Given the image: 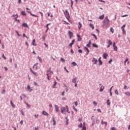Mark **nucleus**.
<instances>
[{"instance_id":"obj_1","label":"nucleus","mask_w":130,"mask_h":130,"mask_svg":"<svg viewBox=\"0 0 130 130\" xmlns=\"http://www.w3.org/2000/svg\"><path fill=\"white\" fill-rule=\"evenodd\" d=\"M61 112L62 113V114H66L67 112L70 113V112L69 111V107H68V106H66V107H62L61 108Z\"/></svg>"},{"instance_id":"obj_2","label":"nucleus","mask_w":130,"mask_h":130,"mask_svg":"<svg viewBox=\"0 0 130 130\" xmlns=\"http://www.w3.org/2000/svg\"><path fill=\"white\" fill-rule=\"evenodd\" d=\"M110 22V21H109V19H108V17L107 16L104 20L103 23L104 25H106L107 26H108V25H109Z\"/></svg>"},{"instance_id":"obj_3","label":"nucleus","mask_w":130,"mask_h":130,"mask_svg":"<svg viewBox=\"0 0 130 130\" xmlns=\"http://www.w3.org/2000/svg\"><path fill=\"white\" fill-rule=\"evenodd\" d=\"M64 14L66 16V18L67 19V20H68V21H70L69 18H70V13H69V12L68 11V10H66L64 12Z\"/></svg>"},{"instance_id":"obj_4","label":"nucleus","mask_w":130,"mask_h":130,"mask_svg":"<svg viewBox=\"0 0 130 130\" xmlns=\"http://www.w3.org/2000/svg\"><path fill=\"white\" fill-rule=\"evenodd\" d=\"M107 56H108V54L107 53H104L103 55V57L104 59H107Z\"/></svg>"},{"instance_id":"obj_5","label":"nucleus","mask_w":130,"mask_h":130,"mask_svg":"<svg viewBox=\"0 0 130 130\" xmlns=\"http://www.w3.org/2000/svg\"><path fill=\"white\" fill-rule=\"evenodd\" d=\"M54 108H55V111L56 112H58L59 111V109L58 106H57V105H55Z\"/></svg>"},{"instance_id":"obj_6","label":"nucleus","mask_w":130,"mask_h":130,"mask_svg":"<svg viewBox=\"0 0 130 130\" xmlns=\"http://www.w3.org/2000/svg\"><path fill=\"white\" fill-rule=\"evenodd\" d=\"M125 27V24L123 25V26L121 27L122 31L124 34H125L126 33L125 29H124Z\"/></svg>"},{"instance_id":"obj_7","label":"nucleus","mask_w":130,"mask_h":130,"mask_svg":"<svg viewBox=\"0 0 130 130\" xmlns=\"http://www.w3.org/2000/svg\"><path fill=\"white\" fill-rule=\"evenodd\" d=\"M92 62H94V64H97V62H98V60L95 58H93L92 60Z\"/></svg>"},{"instance_id":"obj_8","label":"nucleus","mask_w":130,"mask_h":130,"mask_svg":"<svg viewBox=\"0 0 130 130\" xmlns=\"http://www.w3.org/2000/svg\"><path fill=\"white\" fill-rule=\"evenodd\" d=\"M30 70L31 73H32V74H33V75H34L35 77H37V76H38V75H37V73L33 71V70H32V69L30 68Z\"/></svg>"},{"instance_id":"obj_9","label":"nucleus","mask_w":130,"mask_h":130,"mask_svg":"<svg viewBox=\"0 0 130 130\" xmlns=\"http://www.w3.org/2000/svg\"><path fill=\"white\" fill-rule=\"evenodd\" d=\"M77 80H78V79L77 78V77H75V78L72 79V82L74 83V84H76L78 83V81H77Z\"/></svg>"},{"instance_id":"obj_10","label":"nucleus","mask_w":130,"mask_h":130,"mask_svg":"<svg viewBox=\"0 0 130 130\" xmlns=\"http://www.w3.org/2000/svg\"><path fill=\"white\" fill-rule=\"evenodd\" d=\"M68 33L69 34V37H70V39H71L73 37V34L72 31H68Z\"/></svg>"},{"instance_id":"obj_11","label":"nucleus","mask_w":130,"mask_h":130,"mask_svg":"<svg viewBox=\"0 0 130 130\" xmlns=\"http://www.w3.org/2000/svg\"><path fill=\"white\" fill-rule=\"evenodd\" d=\"M27 13L30 14L31 16H32V17H36V18H38V15H35V14H32V13L30 11H27Z\"/></svg>"},{"instance_id":"obj_12","label":"nucleus","mask_w":130,"mask_h":130,"mask_svg":"<svg viewBox=\"0 0 130 130\" xmlns=\"http://www.w3.org/2000/svg\"><path fill=\"white\" fill-rule=\"evenodd\" d=\"M37 66H38V63L35 64L33 66V68L35 69L36 71H37V70H38V67H37Z\"/></svg>"},{"instance_id":"obj_13","label":"nucleus","mask_w":130,"mask_h":130,"mask_svg":"<svg viewBox=\"0 0 130 130\" xmlns=\"http://www.w3.org/2000/svg\"><path fill=\"white\" fill-rule=\"evenodd\" d=\"M10 104L12 107V108H16V105L13 103V101H10Z\"/></svg>"},{"instance_id":"obj_14","label":"nucleus","mask_w":130,"mask_h":130,"mask_svg":"<svg viewBox=\"0 0 130 130\" xmlns=\"http://www.w3.org/2000/svg\"><path fill=\"white\" fill-rule=\"evenodd\" d=\"M12 17H13V18H14V19H16V20L17 21V19H18V14H13Z\"/></svg>"},{"instance_id":"obj_15","label":"nucleus","mask_w":130,"mask_h":130,"mask_svg":"<svg viewBox=\"0 0 130 130\" xmlns=\"http://www.w3.org/2000/svg\"><path fill=\"white\" fill-rule=\"evenodd\" d=\"M27 89L29 92H32L33 89H31V87H30V85H27Z\"/></svg>"},{"instance_id":"obj_16","label":"nucleus","mask_w":130,"mask_h":130,"mask_svg":"<svg viewBox=\"0 0 130 130\" xmlns=\"http://www.w3.org/2000/svg\"><path fill=\"white\" fill-rule=\"evenodd\" d=\"M77 37H78V41H82V38L81 37V36L77 35Z\"/></svg>"},{"instance_id":"obj_17","label":"nucleus","mask_w":130,"mask_h":130,"mask_svg":"<svg viewBox=\"0 0 130 130\" xmlns=\"http://www.w3.org/2000/svg\"><path fill=\"white\" fill-rule=\"evenodd\" d=\"M84 50H85V51H87V54H89V52H90V51L89 50V49L87 48V47H84Z\"/></svg>"},{"instance_id":"obj_18","label":"nucleus","mask_w":130,"mask_h":130,"mask_svg":"<svg viewBox=\"0 0 130 130\" xmlns=\"http://www.w3.org/2000/svg\"><path fill=\"white\" fill-rule=\"evenodd\" d=\"M51 23H48L46 25V27L47 28V29L46 30V32H47L48 31V30H49V27H48V26H49L50 25H51Z\"/></svg>"},{"instance_id":"obj_19","label":"nucleus","mask_w":130,"mask_h":130,"mask_svg":"<svg viewBox=\"0 0 130 130\" xmlns=\"http://www.w3.org/2000/svg\"><path fill=\"white\" fill-rule=\"evenodd\" d=\"M74 43H75V40H72V42L69 44V46L72 47L74 45Z\"/></svg>"},{"instance_id":"obj_20","label":"nucleus","mask_w":130,"mask_h":130,"mask_svg":"<svg viewBox=\"0 0 130 130\" xmlns=\"http://www.w3.org/2000/svg\"><path fill=\"white\" fill-rule=\"evenodd\" d=\"M42 113L44 115H46V116H47L49 115L47 112H46L45 111H43Z\"/></svg>"},{"instance_id":"obj_21","label":"nucleus","mask_w":130,"mask_h":130,"mask_svg":"<svg viewBox=\"0 0 130 130\" xmlns=\"http://www.w3.org/2000/svg\"><path fill=\"white\" fill-rule=\"evenodd\" d=\"M32 45L34 46H37L35 39H34V40H32Z\"/></svg>"},{"instance_id":"obj_22","label":"nucleus","mask_w":130,"mask_h":130,"mask_svg":"<svg viewBox=\"0 0 130 130\" xmlns=\"http://www.w3.org/2000/svg\"><path fill=\"white\" fill-rule=\"evenodd\" d=\"M107 43H108V45H112V42L111 41V40H109L108 41V42H107Z\"/></svg>"},{"instance_id":"obj_23","label":"nucleus","mask_w":130,"mask_h":130,"mask_svg":"<svg viewBox=\"0 0 130 130\" xmlns=\"http://www.w3.org/2000/svg\"><path fill=\"white\" fill-rule=\"evenodd\" d=\"M99 19H100V20H103L104 19V14H103L102 15L100 16L99 17Z\"/></svg>"},{"instance_id":"obj_24","label":"nucleus","mask_w":130,"mask_h":130,"mask_svg":"<svg viewBox=\"0 0 130 130\" xmlns=\"http://www.w3.org/2000/svg\"><path fill=\"white\" fill-rule=\"evenodd\" d=\"M99 65L102 66V61H101V57L99 59Z\"/></svg>"},{"instance_id":"obj_25","label":"nucleus","mask_w":130,"mask_h":130,"mask_svg":"<svg viewBox=\"0 0 130 130\" xmlns=\"http://www.w3.org/2000/svg\"><path fill=\"white\" fill-rule=\"evenodd\" d=\"M53 74V72L52 71L51 72H48L47 73V75H50L51 76V75Z\"/></svg>"},{"instance_id":"obj_26","label":"nucleus","mask_w":130,"mask_h":130,"mask_svg":"<svg viewBox=\"0 0 130 130\" xmlns=\"http://www.w3.org/2000/svg\"><path fill=\"white\" fill-rule=\"evenodd\" d=\"M103 90H104V86H102L100 89V92H103Z\"/></svg>"},{"instance_id":"obj_27","label":"nucleus","mask_w":130,"mask_h":130,"mask_svg":"<svg viewBox=\"0 0 130 130\" xmlns=\"http://www.w3.org/2000/svg\"><path fill=\"white\" fill-rule=\"evenodd\" d=\"M52 119H53V125H55V124H56V122L55 121V119H54V117H52Z\"/></svg>"},{"instance_id":"obj_28","label":"nucleus","mask_w":130,"mask_h":130,"mask_svg":"<svg viewBox=\"0 0 130 130\" xmlns=\"http://www.w3.org/2000/svg\"><path fill=\"white\" fill-rule=\"evenodd\" d=\"M125 95H126V96H130V92L129 91H126L124 93Z\"/></svg>"},{"instance_id":"obj_29","label":"nucleus","mask_w":130,"mask_h":130,"mask_svg":"<svg viewBox=\"0 0 130 130\" xmlns=\"http://www.w3.org/2000/svg\"><path fill=\"white\" fill-rule=\"evenodd\" d=\"M89 27H90V28H92V30H94V25L90 23Z\"/></svg>"},{"instance_id":"obj_30","label":"nucleus","mask_w":130,"mask_h":130,"mask_svg":"<svg viewBox=\"0 0 130 130\" xmlns=\"http://www.w3.org/2000/svg\"><path fill=\"white\" fill-rule=\"evenodd\" d=\"M101 124H105L106 126L107 125V122H104L103 120L101 121Z\"/></svg>"},{"instance_id":"obj_31","label":"nucleus","mask_w":130,"mask_h":130,"mask_svg":"<svg viewBox=\"0 0 130 130\" xmlns=\"http://www.w3.org/2000/svg\"><path fill=\"white\" fill-rule=\"evenodd\" d=\"M92 47H94L95 48H98V47H99V46L98 45H96L95 44H93Z\"/></svg>"},{"instance_id":"obj_32","label":"nucleus","mask_w":130,"mask_h":130,"mask_svg":"<svg viewBox=\"0 0 130 130\" xmlns=\"http://www.w3.org/2000/svg\"><path fill=\"white\" fill-rule=\"evenodd\" d=\"M47 79L48 81H50L51 80V75H47Z\"/></svg>"},{"instance_id":"obj_33","label":"nucleus","mask_w":130,"mask_h":130,"mask_svg":"<svg viewBox=\"0 0 130 130\" xmlns=\"http://www.w3.org/2000/svg\"><path fill=\"white\" fill-rule=\"evenodd\" d=\"M21 15H22L23 16H26L27 14H26L25 11H23L21 12Z\"/></svg>"},{"instance_id":"obj_34","label":"nucleus","mask_w":130,"mask_h":130,"mask_svg":"<svg viewBox=\"0 0 130 130\" xmlns=\"http://www.w3.org/2000/svg\"><path fill=\"white\" fill-rule=\"evenodd\" d=\"M22 27H28V24L26 23H22Z\"/></svg>"},{"instance_id":"obj_35","label":"nucleus","mask_w":130,"mask_h":130,"mask_svg":"<svg viewBox=\"0 0 130 130\" xmlns=\"http://www.w3.org/2000/svg\"><path fill=\"white\" fill-rule=\"evenodd\" d=\"M110 30L112 34L114 33V29L113 27H111Z\"/></svg>"},{"instance_id":"obj_36","label":"nucleus","mask_w":130,"mask_h":130,"mask_svg":"<svg viewBox=\"0 0 130 130\" xmlns=\"http://www.w3.org/2000/svg\"><path fill=\"white\" fill-rule=\"evenodd\" d=\"M78 24L79 25V30H81V28H82V24L80 23V22H78Z\"/></svg>"},{"instance_id":"obj_37","label":"nucleus","mask_w":130,"mask_h":130,"mask_svg":"<svg viewBox=\"0 0 130 130\" xmlns=\"http://www.w3.org/2000/svg\"><path fill=\"white\" fill-rule=\"evenodd\" d=\"M38 58L40 62H42V58H41V57L38 56Z\"/></svg>"},{"instance_id":"obj_38","label":"nucleus","mask_w":130,"mask_h":130,"mask_svg":"<svg viewBox=\"0 0 130 130\" xmlns=\"http://www.w3.org/2000/svg\"><path fill=\"white\" fill-rule=\"evenodd\" d=\"M72 64H73L74 67L77 66V63H76L75 61L72 62Z\"/></svg>"},{"instance_id":"obj_39","label":"nucleus","mask_w":130,"mask_h":130,"mask_svg":"<svg viewBox=\"0 0 130 130\" xmlns=\"http://www.w3.org/2000/svg\"><path fill=\"white\" fill-rule=\"evenodd\" d=\"M115 94H116V95H119V93L117 90H115Z\"/></svg>"},{"instance_id":"obj_40","label":"nucleus","mask_w":130,"mask_h":130,"mask_svg":"<svg viewBox=\"0 0 130 130\" xmlns=\"http://www.w3.org/2000/svg\"><path fill=\"white\" fill-rule=\"evenodd\" d=\"M128 61V58H126L124 61V66H126V62Z\"/></svg>"},{"instance_id":"obj_41","label":"nucleus","mask_w":130,"mask_h":130,"mask_svg":"<svg viewBox=\"0 0 130 130\" xmlns=\"http://www.w3.org/2000/svg\"><path fill=\"white\" fill-rule=\"evenodd\" d=\"M2 94H6V89H4L2 90Z\"/></svg>"},{"instance_id":"obj_42","label":"nucleus","mask_w":130,"mask_h":130,"mask_svg":"<svg viewBox=\"0 0 130 130\" xmlns=\"http://www.w3.org/2000/svg\"><path fill=\"white\" fill-rule=\"evenodd\" d=\"M107 105H110V101L109 100H108L107 101Z\"/></svg>"},{"instance_id":"obj_43","label":"nucleus","mask_w":130,"mask_h":130,"mask_svg":"<svg viewBox=\"0 0 130 130\" xmlns=\"http://www.w3.org/2000/svg\"><path fill=\"white\" fill-rule=\"evenodd\" d=\"M56 84H57V83L56 82V81H55L54 84L53 85V88H55V86H56Z\"/></svg>"},{"instance_id":"obj_44","label":"nucleus","mask_w":130,"mask_h":130,"mask_svg":"<svg viewBox=\"0 0 130 130\" xmlns=\"http://www.w3.org/2000/svg\"><path fill=\"white\" fill-rule=\"evenodd\" d=\"M92 36H93V37L94 38V39H95V40H97V39H97V37L95 35L92 34Z\"/></svg>"},{"instance_id":"obj_45","label":"nucleus","mask_w":130,"mask_h":130,"mask_svg":"<svg viewBox=\"0 0 130 130\" xmlns=\"http://www.w3.org/2000/svg\"><path fill=\"white\" fill-rule=\"evenodd\" d=\"M114 50L115 51H117V47L116 46L114 47Z\"/></svg>"},{"instance_id":"obj_46","label":"nucleus","mask_w":130,"mask_h":130,"mask_svg":"<svg viewBox=\"0 0 130 130\" xmlns=\"http://www.w3.org/2000/svg\"><path fill=\"white\" fill-rule=\"evenodd\" d=\"M60 60L61 61H62V62H64L66 61V60H64V59H63V58H61Z\"/></svg>"},{"instance_id":"obj_47","label":"nucleus","mask_w":130,"mask_h":130,"mask_svg":"<svg viewBox=\"0 0 130 130\" xmlns=\"http://www.w3.org/2000/svg\"><path fill=\"white\" fill-rule=\"evenodd\" d=\"M87 128H86V126L85 125H83L82 127V130H86Z\"/></svg>"},{"instance_id":"obj_48","label":"nucleus","mask_w":130,"mask_h":130,"mask_svg":"<svg viewBox=\"0 0 130 130\" xmlns=\"http://www.w3.org/2000/svg\"><path fill=\"white\" fill-rule=\"evenodd\" d=\"M70 1H71V7H73V5H74V1H73V0H70Z\"/></svg>"},{"instance_id":"obj_49","label":"nucleus","mask_w":130,"mask_h":130,"mask_svg":"<svg viewBox=\"0 0 130 130\" xmlns=\"http://www.w3.org/2000/svg\"><path fill=\"white\" fill-rule=\"evenodd\" d=\"M79 127H83V124L81 123L79 125Z\"/></svg>"},{"instance_id":"obj_50","label":"nucleus","mask_w":130,"mask_h":130,"mask_svg":"<svg viewBox=\"0 0 130 130\" xmlns=\"http://www.w3.org/2000/svg\"><path fill=\"white\" fill-rule=\"evenodd\" d=\"M63 22V24H66V25H70V23H69V22H67V21H64Z\"/></svg>"},{"instance_id":"obj_51","label":"nucleus","mask_w":130,"mask_h":130,"mask_svg":"<svg viewBox=\"0 0 130 130\" xmlns=\"http://www.w3.org/2000/svg\"><path fill=\"white\" fill-rule=\"evenodd\" d=\"M78 52L79 53H83V51L82 50H81V49H79V50H78Z\"/></svg>"},{"instance_id":"obj_52","label":"nucleus","mask_w":130,"mask_h":130,"mask_svg":"<svg viewBox=\"0 0 130 130\" xmlns=\"http://www.w3.org/2000/svg\"><path fill=\"white\" fill-rule=\"evenodd\" d=\"M110 130H117V129L115 127H113L110 128Z\"/></svg>"},{"instance_id":"obj_53","label":"nucleus","mask_w":130,"mask_h":130,"mask_svg":"<svg viewBox=\"0 0 130 130\" xmlns=\"http://www.w3.org/2000/svg\"><path fill=\"white\" fill-rule=\"evenodd\" d=\"M2 57H3V58H4V59H7V58H6V57H5V54H4V53H3Z\"/></svg>"},{"instance_id":"obj_54","label":"nucleus","mask_w":130,"mask_h":130,"mask_svg":"<svg viewBox=\"0 0 130 130\" xmlns=\"http://www.w3.org/2000/svg\"><path fill=\"white\" fill-rule=\"evenodd\" d=\"M128 16V15L125 14V15H124L122 16V17L124 18V17H127Z\"/></svg>"},{"instance_id":"obj_55","label":"nucleus","mask_w":130,"mask_h":130,"mask_svg":"<svg viewBox=\"0 0 130 130\" xmlns=\"http://www.w3.org/2000/svg\"><path fill=\"white\" fill-rule=\"evenodd\" d=\"M38 116H39V115H38V114H36V115H35V117L36 118H38Z\"/></svg>"},{"instance_id":"obj_56","label":"nucleus","mask_w":130,"mask_h":130,"mask_svg":"<svg viewBox=\"0 0 130 130\" xmlns=\"http://www.w3.org/2000/svg\"><path fill=\"white\" fill-rule=\"evenodd\" d=\"M75 105L76 106H78V102L76 101L75 102Z\"/></svg>"},{"instance_id":"obj_57","label":"nucleus","mask_w":130,"mask_h":130,"mask_svg":"<svg viewBox=\"0 0 130 130\" xmlns=\"http://www.w3.org/2000/svg\"><path fill=\"white\" fill-rule=\"evenodd\" d=\"M39 13L41 15V17H43V13L41 12H39Z\"/></svg>"},{"instance_id":"obj_58","label":"nucleus","mask_w":130,"mask_h":130,"mask_svg":"<svg viewBox=\"0 0 130 130\" xmlns=\"http://www.w3.org/2000/svg\"><path fill=\"white\" fill-rule=\"evenodd\" d=\"M111 62H112V59H111L109 61V63H111Z\"/></svg>"},{"instance_id":"obj_59","label":"nucleus","mask_w":130,"mask_h":130,"mask_svg":"<svg viewBox=\"0 0 130 130\" xmlns=\"http://www.w3.org/2000/svg\"><path fill=\"white\" fill-rule=\"evenodd\" d=\"M96 122L97 123H99L100 122V121H99V120L97 119V120H96Z\"/></svg>"},{"instance_id":"obj_60","label":"nucleus","mask_w":130,"mask_h":130,"mask_svg":"<svg viewBox=\"0 0 130 130\" xmlns=\"http://www.w3.org/2000/svg\"><path fill=\"white\" fill-rule=\"evenodd\" d=\"M21 114H22V115H24V112H23L22 110H21Z\"/></svg>"},{"instance_id":"obj_61","label":"nucleus","mask_w":130,"mask_h":130,"mask_svg":"<svg viewBox=\"0 0 130 130\" xmlns=\"http://www.w3.org/2000/svg\"><path fill=\"white\" fill-rule=\"evenodd\" d=\"M97 111H98V112H101V110L100 109H98Z\"/></svg>"},{"instance_id":"obj_62","label":"nucleus","mask_w":130,"mask_h":130,"mask_svg":"<svg viewBox=\"0 0 130 130\" xmlns=\"http://www.w3.org/2000/svg\"><path fill=\"white\" fill-rule=\"evenodd\" d=\"M23 122H24V121H23V120H22L20 121V124H23Z\"/></svg>"},{"instance_id":"obj_63","label":"nucleus","mask_w":130,"mask_h":130,"mask_svg":"<svg viewBox=\"0 0 130 130\" xmlns=\"http://www.w3.org/2000/svg\"><path fill=\"white\" fill-rule=\"evenodd\" d=\"M93 104H94L95 105H97V103L96 102H93Z\"/></svg>"},{"instance_id":"obj_64","label":"nucleus","mask_w":130,"mask_h":130,"mask_svg":"<svg viewBox=\"0 0 130 130\" xmlns=\"http://www.w3.org/2000/svg\"><path fill=\"white\" fill-rule=\"evenodd\" d=\"M35 130H38V127H35Z\"/></svg>"}]
</instances>
